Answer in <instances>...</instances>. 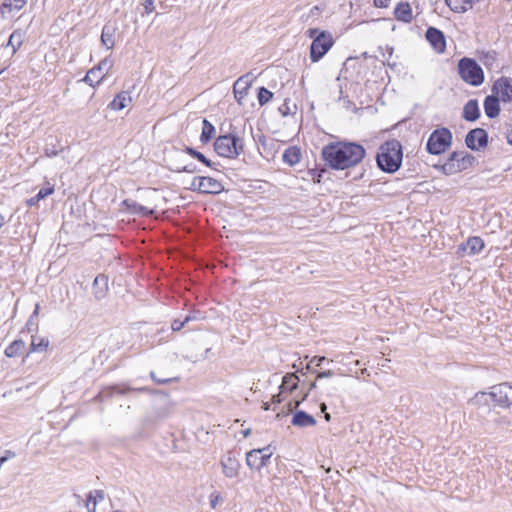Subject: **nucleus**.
I'll return each instance as SVG.
<instances>
[{"mask_svg": "<svg viewBox=\"0 0 512 512\" xmlns=\"http://www.w3.org/2000/svg\"><path fill=\"white\" fill-rule=\"evenodd\" d=\"M59 150L56 149V147L54 145H52L51 147L47 144L46 147H45V155L47 157H55L59 154Z\"/></svg>", "mask_w": 512, "mask_h": 512, "instance_id": "nucleus-49", "label": "nucleus"}, {"mask_svg": "<svg viewBox=\"0 0 512 512\" xmlns=\"http://www.w3.org/2000/svg\"><path fill=\"white\" fill-rule=\"evenodd\" d=\"M198 192L201 194L218 195L224 191L223 184L215 178L209 176H197Z\"/></svg>", "mask_w": 512, "mask_h": 512, "instance_id": "nucleus-15", "label": "nucleus"}, {"mask_svg": "<svg viewBox=\"0 0 512 512\" xmlns=\"http://www.w3.org/2000/svg\"><path fill=\"white\" fill-rule=\"evenodd\" d=\"M403 160V147L397 139H390L382 143L376 155L377 167L385 173H395L401 167Z\"/></svg>", "mask_w": 512, "mask_h": 512, "instance_id": "nucleus-2", "label": "nucleus"}, {"mask_svg": "<svg viewBox=\"0 0 512 512\" xmlns=\"http://www.w3.org/2000/svg\"><path fill=\"white\" fill-rule=\"evenodd\" d=\"M25 348V342L21 339L14 340L5 349L4 354L8 358L19 356Z\"/></svg>", "mask_w": 512, "mask_h": 512, "instance_id": "nucleus-33", "label": "nucleus"}, {"mask_svg": "<svg viewBox=\"0 0 512 512\" xmlns=\"http://www.w3.org/2000/svg\"><path fill=\"white\" fill-rule=\"evenodd\" d=\"M458 74L467 84L478 87L483 84L485 75L482 67L473 58L463 57L458 61Z\"/></svg>", "mask_w": 512, "mask_h": 512, "instance_id": "nucleus-6", "label": "nucleus"}, {"mask_svg": "<svg viewBox=\"0 0 512 512\" xmlns=\"http://www.w3.org/2000/svg\"><path fill=\"white\" fill-rule=\"evenodd\" d=\"M490 398L497 405L509 407L512 405V384L508 382L500 383L491 387L490 392H479L475 395L477 401L488 402Z\"/></svg>", "mask_w": 512, "mask_h": 512, "instance_id": "nucleus-8", "label": "nucleus"}, {"mask_svg": "<svg viewBox=\"0 0 512 512\" xmlns=\"http://www.w3.org/2000/svg\"><path fill=\"white\" fill-rule=\"evenodd\" d=\"M326 172H327V170L325 168H321V169L315 168V169H310L308 173L315 183H321L323 175Z\"/></svg>", "mask_w": 512, "mask_h": 512, "instance_id": "nucleus-42", "label": "nucleus"}, {"mask_svg": "<svg viewBox=\"0 0 512 512\" xmlns=\"http://www.w3.org/2000/svg\"><path fill=\"white\" fill-rule=\"evenodd\" d=\"M93 295L96 300H102L108 292V276L99 274L95 277L92 285Z\"/></svg>", "mask_w": 512, "mask_h": 512, "instance_id": "nucleus-20", "label": "nucleus"}, {"mask_svg": "<svg viewBox=\"0 0 512 512\" xmlns=\"http://www.w3.org/2000/svg\"><path fill=\"white\" fill-rule=\"evenodd\" d=\"M254 77L251 73L240 76L233 84V94L236 102L243 105V100L247 96L249 88L253 83Z\"/></svg>", "mask_w": 512, "mask_h": 512, "instance_id": "nucleus-14", "label": "nucleus"}, {"mask_svg": "<svg viewBox=\"0 0 512 512\" xmlns=\"http://www.w3.org/2000/svg\"><path fill=\"white\" fill-rule=\"evenodd\" d=\"M324 362H329L325 356H314L310 362L307 364V370L315 371L316 367H322Z\"/></svg>", "mask_w": 512, "mask_h": 512, "instance_id": "nucleus-39", "label": "nucleus"}, {"mask_svg": "<svg viewBox=\"0 0 512 512\" xmlns=\"http://www.w3.org/2000/svg\"><path fill=\"white\" fill-rule=\"evenodd\" d=\"M213 146L219 156L230 159L237 158L244 150L243 139L233 132L218 136Z\"/></svg>", "mask_w": 512, "mask_h": 512, "instance_id": "nucleus-5", "label": "nucleus"}, {"mask_svg": "<svg viewBox=\"0 0 512 512\" xmlns=\"http://www.w3.org/2000/svg\"><path fill=\"white\" fill-rule=\"evenodd\" d=\"M480 61L486 67H491L494 64V62L496 61V53L494 51H492V52H485V53H483V56L480 57Z\"/></svg>", "mask_w": 512, "mask_h": 512, "instance_id": "nucleus-41", "label": "nucleus"}, {"mask_svg": "<svg viewBox=\"0 0 512 512\" xmlns=\"http://www.w3.org/2000/svg\"><path fill=\"white\" fill-rule=\"evenodd\" d=\"M26 2L27 0H4L0 7L2 17H5V15L10 13L12 10L19 11L25 6Z\"/></svg>", "mask_w": 512, "mask_h": 512, "instance_id": "nucleus-31", "label": "nucleus"}, {"mask_svg": "<svg viewBox=\"0 0 512 512\" xmlns=\"http://www.w3.org/2000/svg\"><path fill=\"white\" fill-rule=\"evenodd\" d=\"M5 223V217L2 214H0V229L5 225Z\"/></svg>", "mask_w": 512, "mask_h": 512, "instance_id": "nucleus-63", "label": "nucleus"}, {"mask_svg": "<svg viewBox=\"0 0 512 512\" xmlns=\"http://www.w3.org/2000/svg\"><path fill=\"white\" fill-rule=\"evenodd\" d=\"M26 328H27L28 332H32L37 329V323L34 321L33 318L29 317V319L26 323Z\"/></svg>", "mask_w": 512, "mask_h": 512, "instance_id": "nucleus-55", "label": "nucleus"}, {"mask_svg": "<svg viewBox=\"0 0 512 512\" xmlns=\"http://www.w3.org/2000/svg\"><path fill=\"white\" fill-rule=\"evenodd\" d=\"M489 136L485 129H471L465 136V145L472 151H480L488 146Z\"/></svg>", "mask_w": 512, "mask_h": 512, "instance_id": "nucleus-12", "label": "nucleus"}, {"mask_svg": "<svg viewBox=\"0 0 512 512\" xmlns=\"http://www.w3.org/2000/svg\"><path fill=\"white\" fill-rule=\"evenodd\" d=\"M198 185H199V183L196 180V177H194L193 180H192V183H191V185L189 187V189L192 190V191H197L198 192Z\"/></svg>", "mask_w": 512, "mask_h": 512, "instance_id": "nucleus-60", "label": "nucleus"}, {"mask_svg": "<svg viewBox=\"0 0 512 512\" xmlns=\"http://www.w3.org/2000/svg\"><path fill=\"white\" fill-rule=\"evenodd\" d=\"M475 156L466 151H453L443 164L434 167L445 175L460 173L474 166Z\"/></svg>", "mask_w": 512, "mask_h": 512, "instance_id": "nucleus-3", "label": "nucleus"}, {"mask_svg": "<svg viewBox=\"0 0 512 512\" xmlns=\"http://www.w3.org/2000/svg\"><path fill=\"white\" fill-rule=\"evenodd\" d=\"M512 429V414L496 413L492 419V433H504Z\"/></svg>", "mask_w": 512, "mask_h": 512, "instance_id": "nucleus-18", "label": "nucleus"}, {"mask_svg": "<svg viewBox=\"0 0 512 512\" xmlns=\"http://www.w3.org/2000/svg\"><path fill=\"white\" fill-rule=\"evenodd\" d=\"M93 492V495L95 496V500H104L105 498V492L103 490H94L92 491Z\"/></svg>", "mask_w": 512, "mask_h": 512, "instance_id": "nucleus-57", "label": "nucleus"}, {"mask_svg": "<svg viewBox=\"0 0 512 512\" xmlns=\"http://www.w3.org/2000/svg\"><path fill=\"white\" fill-rule=\"evenodd\" d=\"M149 376L156 384H159V385L169 384L172 382H179V380H180V377L159 378L156 376L154 371H151Z\"/></svg>", "mask_w": 512, "mask_h": 512, "instance_id": "nucleus-40", "label": "nucleus"}, {"mask_svg": "<svg viewBox=\"0 0 512 512\" xmlns=\"http://www.w3.org/2000/svg\"><path fill=\"white\" fill-rule=\"evenodd\" d=\"M366 156V149L357 142L337 141L325 145L321 157L332 170H346L360 164Z\"/></svg>", "mask_w": 512, "mask_h": 512, "instance_id": "nucleus-1", "label": "nucleus"}, {"mask_svg": "<svg viewBox=\"0 0 512 512\" xmlns=\"http://www.w3.org/2000/svg\"><path fill=\"white\" fill-rule=\"evenodd\" d=\"M184 152L190 155L191 157L197 159L199 162L204 164L207 167L214 168V163L208 159L203 153L199 152L193 147L186 146L184 148Z\"/></svg>", "mask_w": 512, "mask_h": 512, "instance_id": "nucleus-35", "label": "nucleus"}, {"mask_svg": "<svg viewBox=\"0 0 512 512\" xmlns=\"http://www.w3.org/2000/svg\"><path fill=\"white\" fill-rule=\"evenodd\" d=\"M242 433H243L244 437H248V436L250 435V433H251V429H250V428H248V429H246V430H243V432H242Z\"/></svg>", "mask_w": 512, "mask_h": 512, "instance_id": "nucleus-64", "label": "nucleus"}, {"mask_svg": "<svg viewBox=\"0 0 512 512\" xmlns=\"http://www.w3.org/2000/svg\"><path fill=\"white\" fill-rule=\"evenodd\" d=\"M484 248V241L477 236L469 237L466 242L461 243L457 248L459 256L476 255Z\"/></svg>", "mask_w": 512, "mask_h": 512, "instance_id": "nucleus-17", "label": "nucleus"}, {"mask_svg": "<svg viewBox=\"0 0 512 512\" xmlns=\"http://www.w3.org/2000/svg\"><path fill=\"white\" fill-rule=\"evenodd\" d=\"M270 142L271 145H274V140L273 139H268L265 135H260L258 137V143L260 145H262L264 148H266L268 146V143Z\"/></svg>", "mask_w": 512, "mask_h": 512, "instance_id": "nucleus-51", "label": "nucleus"}, {"mask_svg": "<svg viewBox=\"0 0 512 512\" xmlns=\"http://www.w3.org/2000/svg\"><path fill=\"white\" fill-rule=\"evenodd\" d=\"M96 500L95 496L93 495V492H89L86 499V508L88 512H96Z\"/></svg>", "mask_w": 512, "mask_h": 512, "instance_id": "nucleus-43", "label": "nucleus"}, {"mask_svg": "<svg viewBox=\"0 0 512 512\" xmlns=\"http://www.w3.org/2000/svg\"><path fill=\"white\" fill-rule=\"evenodd\" d=\"M39 308H40V305H39V303H37V304L35 305V309H34V311H33L32 315L30 316V318H33V319H34L35 317H37V316H38Z\"/></svg>", "mask_w": 512, "mask_h": 512, "instance_id": "nucleus-61", "label": "nucleus"}, {"mask_svg": "<svg viewBox=\"0 0 512 512\" xmlns=\"http://www.w3.org/2000/svg\"><path fill=\"white\" fill-rule=\"evenodd\" d=\"M334 375H335V373L332 370H326V371L317 372L316 378L317 379L329 378Z\"/></svg>", "mask_w": 512, "mask_h": 512, "instance_id": "nucleus-53", "label": "nucleus"}, {"mask_svg": "<svg viewBox=\"0 0 512 512\" xmlns=\"http://www.w3.org/2000/svg\"><path fill=\"white\" fill-rule=\"evenodd\" d=\"M505 135H506L507 142L510 145H512V115H511V118L509 119V121L506 123Z\"/></svg>", "mask_w": 512, "mask_h": 512, "instance_id": "nucleus-48", "label": "nucleus"}, {"mask_svg": "<svg viewBox=\"0 0 512 512\" xmlns=\"http://www.w3.org/2000/svg\"><path fill=\"white\" fill-rule=\"evenodd\" d=\"M185 325H186V323L184 322V319L183 320L175 319L171 324V329L173 331H180Z\"/></svg>", "mask_w": 512, "mask_h": 512, "instance_id": "nucleus-50", "label": "nucleus"}, {"mask_svg": "<svg viewBox=\"0 0 512 512\" xmlns=\"http://www.w3.org/2000/svg\"><path fill=\"white\" fill-rule=\"evenodd\" d=\"M240 453L235 450L227 451L220 459L222 473L226 478L235 479L240 475Z\"/></svg>", "mask_w": 512, "mask_h": 512, "instance_id": "nucleus-11", "label": "nucleus"}, {"mask_svg": "<svg viewBox=\"0 0 512 512\" xmlns=\"http://www.w3.org/2000/svg\"><path fill=\"white\" fill-rule=\"evenodd\" d=\"M155 0H144L143 2V8H144V12L142 13V15L144 14H150L154 11L155 9Z\"/></svg>", "mask_w": 512, "mask_h": 512, "instance_id": "nucleus-46", "label": "nucleus"}, {"mask_svg": "<svg viewBox=\"0 0 512 512\" xmlns=\"http://www.w3.org/2000/svg\"><path fill=\"white\" fill-rule=\"evenodd\" d=\"M493 95L504 102L509 103L512 101V78L502 76L498 78L492 86Z\"/></svg>", "mask_w": 512, "mask_h": 512, "instance_id": "nucleus-13", "label": "nucleus"}, {"mask_svg": "<svg viewBox=\"0 0 512 512\" xmlns=\"http://www.w3.org/2000/svg\"><path fill=\"white\" fill-rule=\"evenodd\" d=\"M300 379L296 373H287L282 378V383L279 386L281 392H293L299 386Z\"/></svg>", "mask_w": 512, "mask_h": 512, "instance_id": "nucleus-28", "label": "nucleus"}, {"mask_svg": "<svg viewBox=\"0 0 512 512\" xmlns=\"http://www.w3.org/2000/svg\"><path fill=\"white\" fill-rule=\"evenodd\" d=\"M112 67L113 60L110 57H106L96 66L88 70L82 81L91 87H96L97 85H100L104 78L109 74Z\"/></svg>", "mask_w": 512, "mask_h": 512, "instance_id": "nucleus-10", "label": "nucleus"}, {"mask_svg": "<svg viewBox=\"0 0 512 512\" xmlns=\"http://www.w3.org/2000/svg\"><path fill=\"white\" fill-rule=\"evenodd\" d=\"M281 393H282V392L280 391V393H278V394H276V395H273V397H272V402H273L274 404H280V403L283 401V399H282V397H281Z\"/></svg>", "mask_w": 512, "mask_h": 512, "instance_id": "nucleus-59", "label": "nucleus"}, {"mask_svg": "<svg viewBox=\"0 0 512 512\" xmlns=\"http://www.w3.org/2000/svg\"><path fill=\"white\" fill-rule=\"evenodd\" d=\"M273 98V93L267 88L261 86L258 88L257 99L260 106L266 105Z\"/></svg>", "mask_w": 512, "mask_h": 512, "instance_id": "nucleus-37", "label": "nucleus"}, {"mask_svg": "<svg viewBox=\"0 0 512 512\" xmlns=\"http://www.w3.org/2000/svg\"><path fill=\"white\" fill-rule=\"evenodd\" d=\"M385 49L387 51L388 57L390 58L394 51L393 47L387 45Z\"/></svg>", "mask_w": 512, "mask_h": 512, "instance_id": "nucleus-62", "label": "nucleus"}, {"mask_svg": "<svg viewBox=\"0 0 512 512\" xmlns=\"http://www.w3.org/2000/svg\"><path fill=\"white\" fill-rule=\"evenodd\" d=\"M278 110H279L280 114L284 117L292 114V111L290 108V100L285 99L284 103L281 106H279Z\"/></svg>", "mask_w": 512, "mask_h": 512, "instance_id": "nucleus-45", "label": "nucleus"}, {"mask_svg": "<svg viewBox=\"0 0 512 512\" xmlns=\"http://www.w3.org/2000/svg\"><path fill=\"white\" fill-rule=\"evenodd\" d=\"M500 99L496 95H488L484 99V111L488 118L493 119L496 118L501 111L500 107Z\"/></svg>", "mask_w": 512, "mask_h": 512, "instance_id": "nucleus-21", "label": "nucleus"}, {"mask_svg": "<svg viewBox=\"0 0 512 512\" xmlns=\"http://www.w3.org/2000/svg\"><path fill=\"white\" fill-rule=\"evenodd\" d=\"M176 172H186V173H195L197 172V166L193 163L187 164L183 167H177L175 169Z\"/></svg>", "mask_w": 512, "mask_h": 512, "instance_id": "nucleus-47", "label": "nucleus"}, {"mask_svg": "<svg viewBox=\"0 0 512 512\" xmlns=\"http://www.w3.org/2000/svg\"><path fill=\"white\" fill-rule=\"evenodd\" d=\"M302 153L298 146H290L284 150L282 160L289 166H295L301 160Z\"/></svg>", "mask_w": 512, "mask_h": 512, "instance_id": "nucleus-26", "label": "nucleus"}, {"mask_svg": "<svg viewBox=\"0 0 512 512\" xmlns=\"http://www.w3.org/2000/svg\"><path fill=\"white\" fill-rule=\"evenodd\" d=\"M291 424L297 427H310L316 425V420L307 412L298 410L293 414Z\"/></svg>", "mask_w": 512, "mask_h": 512, "instance_id": "nucleus-23", "label": "nucleus"}, {"mask_svg": "<svg viewBox=\"0 0 512 512\" xmlns=\"http://www.w3.org/2000/svg\"><path fill=\"white\" fill-rule=\"evenodd\" d=\"M131 388H132V390L130 392L135 391V392H139V393H149V394L157 393V391H155L149 387H139V388L131 387Z\"/></svg>", "mask_w": 512, "mask_h": 512, "instance_id": "nucleus-52", "label": "nucleus"}, {"mask_svg": "<svg viewBox=\"0 0 512 512\" xmlns=\"http://www.w3.org/2000/svg\"><path fill=\"white\" fill-rule=\"evenodd\" d=\"M307 36L312 38L310 45V59L312 62L320 61L334 45V39L328 31L310 28Z\"/></svg>", "mask_w": 512, "mask_h": 512, "instance_id": "nucleus-4", "label": "nucleus"}, {"mask_svg": "<svg viewBox=\"0 0 512 512\" xmlns=\"http://www.w3.org/2000/svg\"><path fill=\"white\" fill-rule=\"evenodd\" d=\"M222 500H223V498L218 491L212 492L209 497L210 507L212 509H215L217 507L218 503L221 502Z\"/></svg>", "mask_w": 512, "mask_h": 512, "instance_id": "nucleus-44", "label": "nucleus"}, {"mask_svg": "<svg viewBox=\"0 0 512 512\" xmlns=\"http://www.w3.org/2000/svg\"><path fill=\"white\" fill-rule=\"evenodd\" d=\"M55 191L54 186L47 182L46 187L41 188L38 193L26 200V205L32 207L38 204L40 200L45 199L47 196L53 194Z\"/></svg>", "mask_w": 512, "mask_h": 512, "instance_id": "nucleus-29", "label": "nucleus"}, {"mask_svg": "<svg viewBox=\"0 0 512 512\" xmlns=\"http://www.w3.org/2000/svg\"><path fill=\"white\" fill-rule=\"evenodd\" d=\"M271 445L263 448L252 449L246 453V465L252 471H260L263 467L267 466L272 457Z\"/></svg>", "mask_w": 512, "mask_h": 512, "instance_id": "nucleus-9", "label": "nucleus"}, {"mask_svg": "<svg viewBox=\"0 0 512 512\" xmlns=\"http://www.w3.org/2000/svg\"><path fill=\"white\" fill-rule=\"evenodd\" d=\"M25 32L21 29L14 30L7 42V47L12 48V53H16V51L21 47L24 41Z\"/></svg>", "mask_w": 512, "mask_h": 512, "instance_id": "nucleus-30", "label": "nucleus"}, {"mask_svg": "<svg viewBox=\"0 0 512 512\" xmlns=\"http://www.w3.org/2000/svg\"><path fill=\"white\" fill-rule=\"evenodd\" d=\"M132 102V97L129 91L119 92L114 99L109 103L108 108L120 111L127 107Z\"/></svg>", "mask_w": 512, "mask_h": 512, "instance_id": "nucleus-24", "label": "nucleus"}, {"mask_svg": "<svg viewBox=\"0 0 512 512\" xmlns=\"http://www.w3.org/2000/svg\"><path fill=\"white\" fill-rule=\"evenodd\" d=\"M200 319L199 317V312H192L190 314H188L185 318H184V322L187 324L191 321H195V320H198Z\"/></svg>", "mask_w": 512, "mask_h": 512, "instance_id": "nucleus-54", "label": "nucleus"}, {"mask_svg": "<svg viewBox=\"0 0 512 512\" xmlns=\"http://www.w3.org/2000/svg\"><path fill=\"white\" fill-rule=\"evenodd\" d=\"M215 135L214 125L207 119H203L202 132L200 135V141L203 144H207Z\"/></svg>", "mask_w": 512, "mask_h": 512, "instance_id": "nucleus-34", "label": "nucleus"}, {"mask_svg": "<svg viewBox=\"0 0 512 512\" xmlns=\"http://www.w3.org/2000/svg\"><path fill=\"white\" fill-rule=\"evenodd\" d=\"M452 132L446 127L436 128L426 142V151L431 155H441L452 145Z\"/></svg>", "mask_w": 512, "mask_h": 512, "instance_id": "nucleus-7", "label": "nucleus"}, {"mask_svg": "<svg viewBox=\"0 0 512 512\" xmlns=\"http://www.w3.org/2000/svg\"><path fill=\"white\" fill-rule=\"evenodd\" d=\"M122 205L126 206V208L133 214L141 215V216H151L154 211L152 209L147 208L133 200L125 199L122 202Z\"/></svg>", "mask_w": 512, "mask_h": 512, "instance_id": "nucleus-27", "label": "nucleus"}, {"mask_svg": "<svg viewBox=\"0 0 512 512\" xmlns=\"http://www.w3.org/2000/svg\"><path fill=\"white\" fill-rule=\"evenodd\" d=\"M445 4L455 13H465L468 7L463 0H444Z\"/></svg>", "mask_w": 512, "mask_h": 512, "instance_id": "nucleus-38", "label": "nucleus"}, {"mask_svg": "<svg viewBox=\"0 0 512 512\" xmlns=\"http://www.w3.org/2000/svg\"><path fill=\"white\" fill-rule=\"evenodd\" d=\"M373 4L377 8H386L389 6V0H373Z\"/></svg>", "mask_w": 512, "mask_h": 512, "instance_id": "nucleus-56", "label": "nucleus"}, {"mask_svg": "<svg viewBox=\"0 0 512 512\" xmlns=\"http://www.w3.org/2000/svg\"><path fill=\"white\" fill-rule=\"evenodd\" d=\"M426 40L437 53H443L446 49V38L440 29L428 27L425 32Z\"/></svg>", "mask_w": 512, "mask_h": 512, "instance_id": "nucleus-16", "label": "nucleus"}, {"mask_svg": "<svg viewBox=\"0 0 512 512\" xmlns=\"http://www.w3.org/2000/svg\"><path fill=\"white\" fill-rule=\"evenodd\" d=\"M314 388H316V382L309 383L307 385V392L305 393L301 401L305 400L308 396L309 391L313 390Z\"/></svg>", "mask_w": 512, "mask_h": 512, "instance_id": "nucleus-58", "label": "nucleus"}, {"mask_svg": "<svg viewBox=\"0 0 512 512\" xmlns=\"http://www.w3.org/2000/svg\"><path fill=\"white\" fill-rule=\"evenodd\" d=\"M481 113L476 99H470L463 107L462 118L468 122H475L479 119Z\"/></svg>", "mask_w": 512, "mask_h": 512, "instance_id": "nucleus-22", "label": "nucleus"}, {"mask_svg": "<svg viewBox=\"0 0 512 512\" xmlns=\"http://www.w3.org/2000/svg\"><path fill=\"white\" fill-rule=\"evenodd\" d=\"M114 33L115 28L104 25L101 32V43L103 46L107 48V50H110L114 47Z\"/></svg>", "mask_w": 512, "mask_h": 512, "instance_id": "nucleus-32", "label": "nucleus"}, {"mask_svg": "<svg viewBox=\"0 0 512 512\" xmlns=\"http://www.w3.org/2000/svg\"><path fill=\"white\" fill-rule=\"evenodd\" d=\"M394 17L396 20L410 23L413 19L412 9L408 2H400L394 9Z\"/></svg>", "mask_w": 512, "mask_h": 512, "instance_id": "nucleus-25", "label": "nucleus"}, {"mask_svg": "<svg viewBox=\"0 0 512 512\" xmlns=\"http://www.w3.org/2000/svg\"><path fill=\"white\" fill-rule=\"evenodd\" d=\"M49 345V340L46 338H36L35 336L32 337V341L30 344V352H38V351H44Z\"/></svg>", "mask_w": 512, "mask_h": 512, "instance_id": "nucleus-36", "label": "nucleus"}, {"mask_svg": "<svg viewBox=\"0 0 512 512\" xmlns=\"http://www.w3.org/2000/svg\"><path fill=\"white\" fill-rule=\"evenodd\" d=\"M131 390H132V388L130 386H120V385L115 384V385L104 387L95 396L94 399L96 401L103 402V401L111 399L114 396V394L125 395V394L129 393Z\"/></svg>", "mask_w": 512, "mask_h": 512, "instance_id": "nucleus-19", "label": "nucleus"}]
</instances>
